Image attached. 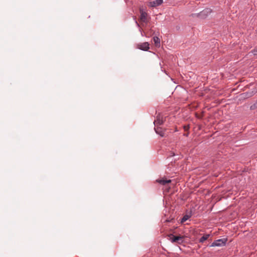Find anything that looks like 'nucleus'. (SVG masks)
<instances>
[{"mask_svg": "<svg viewBox=\"0 0 257 257\" xmlns=\"http://www.w3.org/2000/svg\"><path fill=\"white\" fill-rule=\"evenodd\" d=\"M137 48L147 51L150 49V44L148 42L140 43L137 45Z\"/></svg>", "mask_w": 257, "mask_h": 257, "instance_id": "nucleus-1", "label": "nucleus"}, {"mask_svg": "<svg viewBox=\"0 0 257 257\" xmlns=\"http://www.w3.org/2000/svg\"><path fill=\"white\" fill-rule=\"evenodd\" d=\"M227 241L226 239H219L215 240L211 245V246H221L225 245Z\"/></svg>", "mask_w": 257, "mask_h": 257, "instance_id": "nucleus-2", "label": "nucleus"}, {"mask_svg": "<svg viewBox=\"0 0 257 257\" xmlns=\"http://www.w3.org/2000/svg\"><path fill=\"white\" fill-rule=\"evenodd\" d=\"M140 20L142 22L144 23H147V17H148V14L144 11L143 9H140Z\"/></svg>", "mask_w": 257, "mask_h": 257, "instance_id": "nucleus-3", "label": "nucleus"}, {"mask_svg": "<svg viewBox=\"0 0 257 257\" xmlns=\"http://www.w3.org/2000/svg\"><path fill=\"white\" fill-rule=\"evenodd\" d=\"M163 0H155L154 1L150 2L148 5L150 7H156L161 5L163 3Z\"/></svg>", "mask_w": 257, "mask_h": 257, "instance_id": "nucleus-4", "label": "nucleus"}, {"mask_svg": "<svg viewBox=\"0 0 257 257\" xmlns=\"http://www.w3.org/2000/svg\"><path fill=\"white\" fill-rule=\"evenodd\" d=\"M211 13V10L210 9H206L199 14V16L202 18H204Z\"/></svg>", "mask_w": 257, "mask_h": 257, "instance_id": "nucleus-5", "label": "nucleus"}, {"mask_svg": "<svg viewBox=\"0 0 257 257\" xmlns=\"http://www.w3.org/2000/svg\"><path fill=\"white\" fill-rule=\"evenodd\" d=\"M164 119L162 116H157L156 119L154 121V123L156 126L163 124Z\"/></svg>", "mask_w": 257, "mask_h": 257, "instance_id": "nucleus-6", "label": "nucleus"}, {"mask_svg": "<svg viewBox=\"0 0 257 257\" xmlns=\"http://www.w3.org/2000/svg\"><path fill=\"white\" fill-rule=\"evenodd\" d=\"M182 237L180 236H174V235H171L170 236V239L171 241L172 242H176L180 240H182Z\"/></svg>", "mask_w": 257, "mask_h": 257, "instance_id": "nucleus-7", "label": "nucleus"}, {"mask_svg": "<svg viewBox=\"0 0 257 257\" xmlns=\"http://www.w3.org/2000/svg\"><path fill=\"white\" fill-rule=\"evenodd\" d=\"M153 41L155 46L159 47L160 46V40L158 37H153Z\"/></svg>", "mask_w": 257, "mask_h": 257, "instance_id": "nucleus-8", "label": "nucleus"}, {"mask_svg": "<svg viewBox=\"0 0 257 257\" xmlns=\"http://www.w3.org/2000/svg\"><path fill=\"white\" fill-rule=\"evenodd\" d=\"M155 130L156 133L160 135L161 137H163L164 136L165 133L161 127H157L156 128H155Z\"/></svg>", "mask_w": 257, "mask_h": 257, "instance_id": "nucleus-9", "label": "nucleus"}, {"mask_svg": "<svg viewBox=\"0 0 257 257\" xmlns=\"http://www.w3.org/2000/svg\"><path fill=\"white\" fill-rule=\"evenodd\" d=\"M157 182L161 184L165 185V184H166L167 183H170L171 182V180H166V179H162L157 180Z\"/></svg>", "mask_w": 257, "mask_h": 257, "instance_id": "nucleus-10", "label": "nucleus"}, {"mask_svg": "<svg viewBox=\"0 0 257 257\" xmlns=\"http://www.w3.org/2000/svg\"><path fill=\"white\" fill-rule=\"evenodd\" d=\"M210 236V234H205L202 237H201L199 239V242L203 243L206 240H207L209 237Z\"/></svg>", "mask_w": 257, "mask_h": 257, "instance_id": "nucleus-11", "label": "nucleus"}, {"mask_svg": "<svg viewBox=\"0 0 257 257\" xmlns=\"http://www.w3.org/2000/svg\"><path fill=\"white\" fill-rule=\"evenodd\" d=\"M189 216L187 215L184 216L182 218L181 222H184L186 221V220H187L189 219Z\"/></svg>", "mask_w": 257, "mask_h": 257, "instance_id": "nucleus-12", "label": "nucleus"}, {"mask_svg": "<svg viewBox=\"0 0 257 257\" xmlns=\"http://www.w3.org/2000/svg\"><path fill=\"white\" fill-rule=\"evenodd\" d=\"M252 53H253V55H256L257 54V48H256L255 49H254L252 51Z\"/></svg>", "mask_w": 257, "mask_h": 257, "instance_id": "nucleus-13", "label": "nucleus"}, {"mask_svg": "<svg viewBox=\"0 0 257 257\" xmlns=\"http://www.w3.org/2000/svg\"><path fill=\"white\" fill-rule=\"evenodd\" d=\"M188 127L187 126H185L184 127L185 130H188Z\"/></svg>", "mask_w": 257, "mask_h": 257, "instance_id": "nucleus-14", "label": "nucleus"}, {"mask_svg": "<svg viewBox=\"0 0 257 257\" xmlns=\"http://www.w3.org/2000/svg\"><path fill=\"white\" fill-rule=\"evenodd\" d=\"M254 105H255V106L257 107V102H256V103L254 104Z\"/></svg>", "mask_w": 257, "mask_h": 257, "instance_id": "nucleus-15", "label": "nucleus"}]
</instances>
